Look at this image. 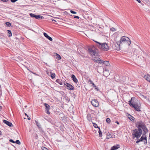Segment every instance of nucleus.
<instances>
[{
  "instance_id": "nucleus-1",
  "label": "nucleus",
  "mask_w": 150,
  "mask_h": 150,
  "mask_svg": "<svg viewBox=\"0 0 150 150\" xmlns=\"http://www.w3.org/2000/svg\"><path fill=\"white\" fill-rule=\"evenodd\" d=\"M136 126L138 128H141L143 130V135H145L148 132V129L144 123L142 121L137 122L136 123Z\"/></svg>"
},
{
  "instance_id": "nucleus-2",
  "label": "nucleus",
  "mask_w": 150,
  "mask_h": 150,
  "mask_svg": "<svg viewBox=\"0 0 150 150\" xmlns=\"http://www.w3.org/2000/svg\"><path fill=\"white\" fill-rule=\"evenodd\" d=\"M132 98L131 100L129 101V104L131 107L133 108L135 110L137 111H140L141 108L140 105L135 102H132Z\"/></svg>"
},
{
  "instance_id": "nucleus-3",
  "label": "nucleus",
  "mask_w": 150,
  "mask_h": 150,
  "mask_svg": "<svg viewBox=\"0 0 150 150\" xmlns=\"http://www.w3.org/2000/svg\"><path fill=\"white\" fill-rule=\"evenodd\" d=\"M94 41L96 43V45L98 47L102 50L107 51L109 49L108 44L101 43L95 41Z\"/></svg>"
},
{
  "instance_id": "nucleus-4",
  "label": "nucleus",
  "mask_w": 150,
  "mask_h": 150,
  "mask_svg": "<svg viewBox=\"0 0 150 150\" xmlns=\"http://www.w3.org/2000/svg\"><path fill=\"white\" fill-rule=\"evenodd\" d=\"M134 133L132 134L134 135V137L137 138V139L140 137L142 134V130L140 128H136L134 130Z\"/></svg>"
},
{
  "instance_id": "nucleus-5",
  "label": "nucleus",
  "mask_w": 150,
  "mask_h": 150,
  "mask_svg": "<svg viewBox=\"0 0 150 150\" xmlns=\"http://www.w3.org/2000/svg\"><path fill=\"white\" fill-rule=\"evenodd\" d=\"M120 42L121 44L122 42H127V45L129 46L131 44V40L130 39L127 37L125 36H122L120 40Z\"/></svg>"
},
{
  "instance_id": "nucleus-6",
  "label": "nucleus",
  "mask_w": 150,
  "mask_h": 150,
  "mask_svg": "<svg viewBox=\"0 0 150 150\" xmlns=\"http://www.w3.org/2000/svg\"><path fill=\"white\" fill-rule=\"evenodd\" d=\"M89 53L92 56L96 55L97 54L98 50L94 47L88 49Z\"/></svg>"
},
{
  "instance_id": "nucleus-7",
  "label": "nucleus",
  "mask_w": 150,
  "mask_h": 150,
  "mask_svg": "<svg viewBox=\"0 0 150 150\" xmlns=\"http://www.w3.org/2000/svg\"><path fill=\"white\" fill-rule=\"evenodd\" d=\"M30 15L31 17L32 18H35L38 19H41L44 18L43 16H40V15H35L32 13H31L30 14Z\"/></svg>"
},
{
  "instance_id": "nucleus-8",
  "label": "nucleus",
  "mask_w": 150,
  "mask_h": 150,
  "mask_svg": "<svg viewBox=\"0 0 150 150\" xmlns=\"http://www.w3.org/2000/svg\"><path fill=\"white\" fill-rule=\"evenodd\" d=\"M64 85L66 86V87L68 89L70 90H74V87L72 85L69 83H65L64 82H63Z\"/></svg>"
},
{
  "instance_id": "nucleus-9",
  "label": "nucleus",
  "mask_w": 150,
  "mask_h": 150,
  "mask_svg": "<svg viewBox=\"0 0 150 150\" xmlns=\"http://www.w3.org/2000/svg\"><path fill=\"white\" fill-rule=\"evenodd\" d=\"M44 105L46 113L48 115L50 114V113L49 111V110L50 109V106L47 103H45Z\"/></svg>"
},
{
  "instance_id": "nucleus-10",
  "label": "nucleus",
  "mask_w": 150,
  "mask_h": 150,
  "mask_svg": "<svg viewBox=\"0 0 150 150\" xmlns=\"http://www.w3.org/2000/svg\"><path fill=\"white\" fill-rule=\"evenodd\" d=\"M91 103L92 105L94 107H97L99 105L98 102L96 99L92 100Z\"/></svg>"
},
{
  "instance_id": "nucleus-11",
  "label": "nucleus",
  "mask_w": 150,
  "mask_h": 150,
  "mask_svg": "<svg viewBox=\"0 0 150 150\" xmlns=\"http://www.w3.org/2000/svg\"><path fill=\"white\" fill-rule=\"evenodd\" d=\"M120 42L118 41L115 44V46L116 48H115V49L117 50H119L120 49V45L121 44Z\"/></svg>"
},
{
  "instance_id": "nucleus-12",
  "label": "nucleus",
  "mask_w": 150,
  "mask_h": 150,
  "mask_svg": "<svg viewBox=\"0 0 150 150\" xmlns=\"http://www.w3.org/2000/svg\"><path fill=\"white\" fill-rule=\"evenodd\" d=\"M3 122L4 123L6 124L8 126H9L10 127H12L13 126V125L11 122L7 120H3Z\"/></svg>"
},
{
  "instance_id": "nucleus-13",
  "label": "nucleus",
  "mask_w": 150,
  "mask_h": 150,
  "mask_svg": "<svg viewBox=\"0 0 150 150\" xmlns=\"http://www.w3.org/2000/svg\"><path fill=\"white\" fill-rule=\"evenodd\" d=\"M43 35L44 36L46 37L47 39H48L49 40L51 41H52V39L51 37L49 36L47 34L45 33H43Z\"/></svg>"
},
{
  "instance_id": "nucleus-14",
  "label": "nucleus",
  "mask_w": 150,
  "mask_h": 150,
  "mask_svg": "<svg viewBox=\"0 0 150 150\" xmlns=\"http://www.w3.org/2000/svg\"><path fill=\"white\" fill-rule=\"evenodd\" d=\"M128 118L132 121L134 122V119L133 117L130 115L128 114L127 115Z\"/></svg>"
},
{
  "instance_id": "nucleus-15",
  "label": "nucleus",
  "mask_w": 150,
  "mask_h": 150,
  "mask_svg": "<svg viewBox=\"0 0 150 150\" xmlns=\"http://www.w3.org/2000/svg\"><path fill=\"white\" fill-rule=\"evenodd\" d=\"M71 78H72L74 82H75L76 83H77L78 82V80L76 78V77L74 75V74H72L71 75Z\"/></svg>"
},
{
  "instance_id": "nucleus-16",
  "label": "nucleus",
  "mask_w": 150,
  "mask_h": 150,
  "mask_svg": "<svg viewBox=\"0 0 150 150\" xmlns=\"http://www.w3.org/2000/svg\"><path fill=\"white\" fill-rule=\"evenodd\" d=\"M145 140L146 143H147L146 137V136L142 135L141 138L139 139L140 142L142 141L143 140Z\"/></svg>"
},
{
  "instance_id": "nucleus-17",
  "label": "nucleus",
  "mask_w": 150,
  "mask_h": 150,
  "mask_svg": "<svg viewBox=\"0 0 150 150\" xmlns=\"http://www.w3.org/2000/svg\"><path fill=\"white\" fill-rule=\"evenodd\" d=\"M120 145L119 144H117L116 146H114L111 148L112 150H115L117 149L118 148H120Z\"/></svg>"
},
{
  "instance_id": "nucleus-18",
  "label": "nucleus",
  "mask_w": 150,
  "mask_h": 150,
  "mask_svg": "<svg viewBox=\"0 0 150 150\" xmlns=\"http://www.w3.org/2000/svg\"><path fill=\"white\" fill-rule=\"evenodd\" d=\"M95 62L97 63H102L103 60H101L100 58H96L94 59Z\"/></svg>"
},
{
  "instance_id": "nucleus-19",
  "label": "nucleus",
  "mask_w": 150,
  "mask_h": 150,
  "mask_svg": "<svg viewBox=\"0 0 150 150\" xmlns=\"http://www.w3.org/2000/svg\"><path fill=\"white\" fill-rule=\"evenodd\" d=\"M102 63H103V65L106 66H108L110 64L108 61H103V60Z\"/></svg>"
},
{
  "instance_id": "nucleus-20",
  "label": "nucleus",
  "mask_w": 150,
  "mask_h": 150,
  "mask_svg": "<svg viewBox=\"0 0 150 150\" xmlns=\"http://www.w3.org/2000/svg\"><path fill=\"white\" fill-rule=\"evenodd\" d=\"M145 79L147 81H149V78H150V75L149 74L145 75L144 76Z\"/></svg>"
},
{
  "instance_id": "nucleus-21",
  "label": "nucleus",
  "mask_w": 150,
  "mask_h": 150,
  "mask_svg": "<svg viewBox=\"0 0 150 150\" xmlns=\"http://www.w3.org/2000/svg\"><path fill=\"white\" fill-rule=\"evenodd\" d=\"M56 81L61 85H62L63 84V82L62 80L57 79L56 80Z\"/></svg>"
},
{
  "instance_id": "nucleus-22",
  "label": "nucleus",
  "mask_w": 150,
  "mask_h": 150,
  "mask_svg": "<svg viewBox=\"0 0 150 150\" xmlns=\"http://www.w3.org/2000/svg\"><path fill=\"white\" fill-rule=\"evenodd\" d=\"M112 137V134H111V133L108 132L107 134V137L106 138L107 139H109L111 138Z\"/></svg>"
},
{
  "instance_id": "nucleus-23",
  "label": "nucleus",
  "mask_w": 150,
  "mask_h": 150,
  "mask_svg": "<svg viewBox=\"0 0 150 150\" xmlns=\"http://www.w3.org/2000/svg\"><path fill=\"white\" fill-rule=\"evenodd\" d=\"M8 31V37H10L12 36V33L11 31L10 30H7Z\"/></svg>"
},
{
  "instance_id": "nucleus-24",
  "label": "nucleus",
  "mask_w": 150,
  "mask_h": 150,
  "mask_svg": "<svg viewBox=\"0 0 150 150\" xmlns=\"http://www.w3.org/2000/svg\"><path fill=\"white\" fill-rule=\"evenodd\" d=\"M55 54L57 59H61V57L60 55L56 53H55Z\"/></svg>"
},
{
  "instance_id": "nucleus-25",
  "label": "nucleus",
  "mask_w": 150,
  "mask_h": 150,
  "mask_svg": "<svg viewBox=\"0 0 150 150\" xmlns=\"http://www.w3.org/2000/svg\"><path fill=\"white\" fill-rule=\"evenodd\" d=\"M35 122L36 123V125L39 128H40L41 127V126L40 125V123L36 120L35 121Z\"/></svg>"
},
{
  "instance_id": "nucleus-26",
  "label": "nucleus",
  "mask_w": 150,
  "mask_h": 150,
  "mask_svg": "<svg viewBox=\"0 0 150 150\" xmlns=\"http://www.w3.org/2000/svg\"><path fill=\"white\" fill-rule=\"evenodd\" d=\"M98 133H99V136L100 137H102V133L101 132V131L100 130L99 128V131H98Z\"/></svg>"
},
{
  "instance_id": "nucleus-27",
  "label": "nucleus",
  "mask_w": 150,
  "mask_h": 150,
  "mask_svg": "<svg viewBox=\"0 0 150 150\" xmlns=\"http://www.w3.org/2000/svg\"><path fill=\"white\" fill-rule=\"evenodd\" d=\"M50 73H51V77L52 78V79L54 78L55 76V73H52L51 72Z\"/></svg>"
},
{
  "instance_id": "nucleus-28",
  "label": "nucleus",
  "mask_w": 150,
  "mask_h": 150,
  "mask_svg": "<svg viewBox=\"0 0 150 150\" xmlns=\"http://www.w3.org/2000/svg\"><path fill=\"white\" fill-rule=\"evenodd\" d=\"M87 118L88 120L89 121H91V118L90 115H88L87 116Z\"/></svg>"
},
{
  "instance_id": "nucleus-29",
  "label": "nucleus",
  "mask_w": 150,
  "mask_h": 150,
  "mask_svg": "<svg viewBox=\"0 0 150 150\" xmlns=\"http://www.w3.org/2000/svg\"><path fill=\"white\" fill-rule=\"evenodd\" d=\"M110 30L112 32L115 31L116 30V29L115 28H113V27H112V28H110Z\"/></svg>"
},
{
  "instance_id": "nucleus-30",
  "label": "nucleus",
  "mask_w": 150,
  "mask_h": 150,
  "mask_svg": "<svg viewBox=\"0 0 150 150\" xmlns=\"http://www.w3.org/2000/svg\"><path fill=\"white\" fill-rule=\"evenodd\" d=\"M6 24L8 27L10 26L11 25V24L9 22H6Z\"/></svg>"
},
{
  "instance_id": "nucleus-31",
  "label": "nucleus",
  "mask_w": 150,
  "mask_h": 150,
  "mask_svg": "<svg viewBox=\"0 0 150 150\" xmlns=\"http://www.w3.org/2000/svg\"><path fill=\"white\" fill-rule=\"evenodd\" d=\"M106 122L108 123H110V119L109 118H108L106 119Z\"/></svg>"
},
{
  "instance_id": "nucleus-32",
  "label": "nucleus",
  "mask_w": 150,
  "mask_h": 150,
  "mask_svg": "<svg viewBox=\"0 0 150 150\" xmlns=\"http://www.w3.org/2000/svg\"><path fill=\"white\" fill-rule=\"evenodd\" d=\"M15 143H16L18 144H21L20 142L18 140H16V141L15 142Z\"/></svg>"
},
{
  "instance_id": "nucleus-33",
  "label": "nucleus",
  "mask_w": 150,
  "mask_h": 150,
  "mask_svg": "<svg viewBox=\"0 0 150 150\" xmlns=\"http://www.w3.org/2000/svg\"><path fill=\"white\" fill-rule=\"evenodd\" d=\"M93 126L95 128H96L98 127V126L95 123H93Z\"/></svg>"
},
{
  "instance_id": "nucleus-34",
  "label": "nucleus",
  "mask_w": 150,
  "mask_h": 150,
  "mask_svg": "<svg viewBox=\"0 0 150 150\" xmlns=\"http://www.w3.org/2000/svg\"><path fill=\"white\" fill-rule=\"evenodd\" d=\"M70 12L71 13L73 14H76V12L72 10H71Z\"/></svg>"
},
{
  "instance_id": "nucleus-35",
  "label": "nucleus",
  "mask_w": 150,
  "mask_h": 150,
  "mask_svg": "<svg viewBox=\"0 0 150 150\" xmlns=\"http://www.w3.org/2000/svg\"><path fill=\"white\" fill-rule=\"evenodd\" d=\"M18 0H11V1L12 3H15Z\"/></svg>"
},
{
  "instance_id": "nucleus-36",
  "label": "nucleus",
  "mask_w": 150,
  "mask_h": 150,
  "mask_svg": "<svg viewBox=\"0 0 150 150\" xmlns=\"http://www.w3.org/2000/svg\"><path fill=\"white\" fill-rule=\"evenodd\" d=\"M9 141L13 143H15V142L12 139H10L9 140Z\"/></svg>"
},
{
  "instance_id": "nucleus-37",
  "label": "nucleus",
  "mask_w": 150,
  "mask_h": 150,
  "mask_svg": "<svg viewBox=\"0 0 150 150\" xmlns=\"http://www.w3.org/2000/svg\"><path fill=\"white\" fill-rule=\"evenodd\" d=\"M73 16L75 18L79 19V17L78 16Z\"/></svg>"
},
{
  "instance_id": "nucleus-38",
  "label": "nucleus",
  "mask_w": 150,
  "mask_h": 150,
  "mask_svg": "<svg viewBox=\"0 0 150 150\" xmlns=\"http://www.w3.org/2000/svg\"><path fill=\"white\" fill-rule=\"evenodd\" d=\"M91 84L92 86H93V87L94 88H95L96 87V86L95 85V84L93 82L92 83H91Z\"/></svg>"
},
{
  "instance_id": "nucleus-39",
  "label": "nucleus",
  "mask_w": 150,
  "mask_h": 150,
  "mask_svg": "<svg viewBox=\"0 0 150 150\" xmlns=\"http://www.w3.org/2000/svg\"><path fill=\"white\" fill-rule=\"evenodd\" d=\"M88 83H90L91 84L93 82L91 80H89L88 81Z\"/></svg>"
},
{
  "instance_id": "nucleus-40",
  "label": "nucleus",
  "mask_w": 150,
  "mask_h": 150,
  "mask_svg": "<svg viewBox=\"0 0 150 150\" xmlns=\"http://www.w3.org/2000/svg\"><path fill=\"white\" fill-rule=\"evenodd\" d=\"M1 1H3V2H7L8 0H1Z\"/></svg>"
},
{
  "instance_id": "nucleus-41",
  "label": "nucleus",
  "mask_w": 150,
  "mask_h": 150,
  "mask_svg": "<svg viewBox=\"0 0 150 150\" xmlns=\"http://www.w3.org/2000/svg\"><path fill=\"white\" fill-rule=\"evenodd\" d=\"M140 142V140H138L137 141H136V143L138 144L139 142Z\"/></svg>"
},
{
  "instance_id": "nucleus-42",
  "label": "nucleus",
  "mask_w": 150,
  "mask_h": 150,
  "mask_svg": "<svg viewBox=\"0 0 150 150\" xmlns=\"http://www.w3.org/2000/svg\"><path fill=\"white\" fill-rule=\"evenodd\" d=\"M27 117H28V120H30L31 118L30 117H29V116H28V115H27Z\"/></svg>"
},
{
  "instance_id": "nucleus-43",
  "label": "nucleus",
  "mask_w": 150,
  "mask_h": 150,
  "mask_svg": "<svg viewBox=\"0 0 150 150\" xmlns=\"http://www.w3.org/2000/svg\"><path fill=\"white\" fill-rule=\"evenodd\" d=\"M136 1H137L139 3H141V1H140V0H136Z\"/></svg>"
},
{
  "instance_id": "nucleus-44",
  "label": "nucleus",
  "mask_w": 150,
  "mask_h": 150,
  "mask_svg": "<svg viewBox=\"0 0 150 150\" xmlns=\"http://www.w3.org/2000/svg\"><path fill=\"white\" fill-rule=\"evenodd\" d=\"M115 122L118 125L119 124V122L118 121H116Z\"/></svg>"
},
{
  "instance_id": "nucleus-45",
  "label": "nucleus",
  "mask_w": 150,
  "mask_h": 150,
  "mask_svg": "<svg viewBox=\"0 0 150 150\" xmlns=\"http://www.w3.org/2000/svg\"><path fill=\"white\" fill-rule=\"evenodd\" d=\"M51 20H52V21H56L54 20V19L52 18L51 19Z\"/></svg>"
},
{
  "instance_id": "nucleus-46",
  "label": "nucleus",
  "mask_w": 150,
  "mask_h": 150,
  "mask_svg": "<svg viewBox=\"0 0 150 150\" xmlns=\"http://www.w3.org/2000/svg\"><path fill=\"white\" fill-rule=\"evenodd\" d=\"M1 108H2L1 106H0V110H1Z\"/></svg>"
},
{
  "instance_id": "nucleus-47",
  "label": "nucleus",
  "mask_w": 150,
  "mask_h": 150,
  "mask_svg": "<svg viewBox=\"0 0 150 150\" xmlns=\"http://www.w3.org/2000/svg\"><path fill=\"white\" fill-rule=\"evenodd\" d=\"M27 105H26L25 106V108H27Z\"/></svg>"
},
{
  "instance_id": "nucleus-48",
  "label": "nucleus",
  "mask_w": 150,
  "mask_h": 150,
  "mask_svg": "<svg viewBox=\"0 0 150 150\" xmlns=\"http://www.w3.org/2000/svg\"><path fill=\"white\" fill-rule=\"evenodd\" d=\"M25 115L26 116H27V115H27V114H26V113H25Z\"/></svg>"
},
{
  "instance_id": "nucleus-49",
  "label": "nucleus",
  "mask_w": 150,
  "mask_h": 150,
  "mask_svg": "<svg viewBox=\"0 0 150 150\" xmlns=\"http://www.w3.org/2000/svg\"><path fill=\"white\" fill-rule=\"evenodd\" d=\"M1 134V132L0 131V135Z\"/></svg>"
},
{
  "instance_id": "nucleus-50",
  "label": "nucleus",
  "mask_w": 150,
  "mask_h": 150,
  "mask_svg": "<svg viewBox=\"0 0 150 150\" xmlns=\"http://www.w3.org/2000/svg\"><path fill=\"white\" fill-rule=\"evenodd\" d=\"M149 82H150V78H149Z\"/></svg>"
},
{
  "instance_id": "nucleus-51",
  "label": "nucleus",
  "mask_w": 150,
  "mask_h": 150,
  "mask_svg": "<svg viewBox=\"0 0 150 150\" xmlns=\"http://www.w3.org/2000/svg\"><path fill=\"white\" fill-rule=\"evenodd\" d=\"M149 82H150V78H149Z\"/></svg>"
},
{
  "instance_id": "nucleus-52",
  "label": "nucleus",
  "mask_w": 150,
  "mask_h": 150,
  "mask_svg": "<svg viewBox=\"0 0 150 150\" xmlns=\"http://www.w3.org/2000/svg\"><path fill=\"white\" fill-rule=\"evenodd\" d=\"M95 88L96 89H97V88L96 87H95Z\"/></svg>"
},
{
  "instance_id": "nucleus-53",
  "label": "nucleus",
  "mask_w": 150,
  "mask_h": 150,
  "mask_svg": "<svg viewBox=\"0 0 150 150\" xmlns=\"http://www.w3.org/2000/svg\"><path fill=\"white\" fill-rule=\"evenodd\" d=\"M149 137H150V134H149Z\"/></svg>"
},
{
  "instance_id": "nucleus-54",
  "label": "nucleus",
  "mask_w": 150,
  "mask_h": 150,
  "mask_svg": "<svg viewBox=\"0 0 150 150\" xmlns=\"http://www.w3.org/2000/svg\"><path fill=\"white\" fill-rule=\"evenodd\" d=\"M110 150H112L111 149Z\"/></svg>"
},
{
  "instance_id": "nucleus-55",
  "label": "nucleus",
  "mask_w": 150,
  "mask_h": 150,
  "mask_svg": "<svg viewBox=\"0 0 150 150\" xmlns=\"http://www.w3.org/2000/svg\"><path fill=\"white\" fill-rule=\"evenodd\" d=\"M144 143H145V141L144 142Z\"/></svg>"
}]
</instances>
